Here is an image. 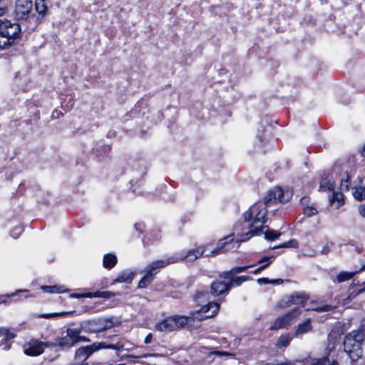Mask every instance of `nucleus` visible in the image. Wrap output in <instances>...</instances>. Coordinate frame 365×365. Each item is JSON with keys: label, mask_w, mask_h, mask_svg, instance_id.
<instances>
[{"label": "nucleus", "mask_w": 365, "mask_h": 365, "mask_svg": "<svg viewBox=\"0 0 365 365\" xmlns=\"http://www.w3.org/2000/svg\"><path fill=\"white\" fill-rule=\"evenodd\" d=\"M267 210L264 209L262 204L252 205L242 215L245 222L252 221L249 224L245 231L244 229L235 227L237 232V242H243L249 240L255 235H260L264 233V237L267 240H274L280 236V233L272 230H269L267 226L263 225L266 222Z\"/></svg>", "instance_id": "f257e3e1"}, {"label": "nucleus", "mask_w": 365, "mask_h": 365, "mask_svg": "<svg viewBox=\"0 0 365 365\" xmlns=\"http://www.w3.org/2000/svg\"><path fill=\"white\" fill-rule=\"evenodd\" d=\"M6 11V7H0V17ZM21 28L19 24L9 21H2L0 19V48H4L11 45L15 39L19 37Z\"/></svg>", "instance_id": "f03ea898"}, {"label": "nucleus", "mask_w": 365, "mask_h": 365, "mask_svg": "<svg viewBox=\"0 0 365 365\" xmlns=\"http://www.w3.org/2000/svg\"><path fill=\"white\" fill-rule=\"evenodd\" d=\"M344 351L351 359L362 355L365 349L364 334L359 331H354L347 334L344 340Z\"/></svg>", "instance_id": "7ed1b4c3"}, {"label": "nucleus", "mask_w": 365, "mask_h": 365, "mask_svg": "<svg viewBox=\"0 0 365 365\" xmlns=\"http://www.w3.org/2000/svg\"><path fill=\"white\" fill-rule=\"evenodd\" d=\"M178 262V259L174 257L168 258L166 260L160 259L155 260L151 262L150 264L145 267L144 269L145 275L140 279L138 283V287L145 288L150 284L153 280V276L155 275L160 269L165 266L175 263Z\"/></svg>", "instance_id": "20e7f679"}, {"label": "nucleus", "mask_w": 365, "mask_h": 365, "mask_svg": "<svg viewBox=\"0 0 365 365\" xmlns=\"http://www.w3.org/2000/svg\"><path fill=\"white\" fill-rule=\"evenodd\" d=\"M189 324V318L185 316H173L167 317L155 324L156 330L170 332L175 331Z\"/></svg>", "instance_id": "39448f33"}, {"label": "nucleus", "mask_w": 365, "mask_h": 365, "mask_svg": "<svg viewBox=\"0 0 365 365\" xmlns=\"http://www.w3.org/2000/svg\"><path fill=\"white\" fill-rule=\"evenodd\" d=\"M112 319L100 318L97 319L86 320L81 322V327L86 333H98L113 327Z\"/></svg>", "instance_id": "423d86ee"}, {"label": "nucleus", "mask_w": 365, "mask_h": 365, "mask_svg": "<svg viewBox=\"0 0 365 365\" xmlns=\"http://www.w3.org/2000/svg\"><path fill=\"white\" fill-rule=\"evenodd\" d=\"M220 309V304L217 302H209L202 306V307L187 317L189 318V324L193 322L195 319L202 320L204 319L210 318L217 314Z\"/></svg>", "instance_id": "0eeeda50"}, {"label": "nucleus", "mask_w": 365, "mask_h": 365, "mask_svg": "<svg viewBox=\"0 0 365 365\" xmlns=\"http://www.w3.org/2000/svg\"><path fill=\"white\" fill-rule=\"evenodd\" d=\"M287 197H284V191L280 187H274L264 197V202H258L255 205H260L262 204L264 209L266 210L267 207L269 205L277 203V202H285L289 200V195L287 193Z\"/></svg>", "instance_id": "6e6552de"}, {"label": "nucleus", "mask_w": 365, "mask_h": 365, "mask_svg": "<svg viewBox=\"0 0 365 365\" xmlns=\"http://www.w3.org/2000/svg\"><path fill=\"white\" fill-rule=\"evenodd\" d=\"M56 345L51 342H42L37 339H32L25 346L24 351L28 356H36L43 353L46 347H53Z\"/></svg>", "instance_id": "1a4fd4ad"}, {"label": "nucleus", "mask_w": 365, "mask_h": 365, "mask_svg": "<svg viewBox=\"0 0 365 365\" xmlns=\"http://www.w3.org/2000/svg\"><path fill=\"white\" fill-rule=\"evenodd\" d=\"M300 311L298 308L294 309L292 312L288 314L279 317L276 319V320L273 322L272 326L270 327L271 330H277L279 329H283L288 327L290 326L295 319L299 316Z\"/></svg>", "instance_id": "9d476101"}, {"label": "nucleus", "mask_w": 365, "mask_h": 365, "mask_svg": "<svg viewBox=\"0 0 365 365\" xmlns=\"http://www.w3.org/2000/svg\"><path fill=\"white\" fill-rule=\"evenodd\" d=\"M33 8L31 0H16L14 15L19 20L28 19Z\"/></svg>", "instance_id": "9b49d317"}, {"label": "nucleus", "mask_w": 365, "mask_h": 365, "mask_svg": "<svg viewBox=\"0 0 365 365\" xmlns=\"http://www.w3.org/2000/svg\"><path fill=\"white\" fill-rule=\"evenodd\" d=\"M96 345H90L78 348L76 351L75 357L77 360H86L94 351H98Z\"/></svg>", "instance_id": "f8f14e48"}, {"label": "nucleus", "mask_w": 365, "mask_h": 365, "mask_svg": "<svg viewBox=\"0 0 365 365\" xmlns=\"http://www.w3.org/2000/svg\"><path fill=\"white\" fill-rule=\"evenodd\" d=\"M307 300L304 294H295L287 297L282 302V306L284 307H290L295 304L297 306H304V302Z\"/></svg>", "instance_id": "ddd939ff"}, {"label": "nucleus", "mask_w": 365, "mask_h": 365, "mask_svg": "<svg viewBox=\"0 0 365 365\" xmlns=\"http://www.w3.org/2000/svg\"><path fill=\"white\" fill-rule=\"evenodd\" d=\"M135 273L134 271L130 269L123 270L118 274V277L114 280V283H130L134 278Z\"/></svg>", "instance_id": "4468645a"}, {"label": "nucleus", "mask_w": 365, "mask_h": 365, "mask_svg": "<svg viewBox=\"0 0 365 365\" xmlns=\"http://www.w3.org/2000/svg\"><path fill=\"white\" fill-rule=\"evenodd\" d=\"M229 289V285L223 282H214L210 287L211 294L214 296H219Z\"/></svg>", "instance_id": "2eb2a0df"}, {"label": "nucleus", "mask_w": 365, "mask_h": 365, "mask_svg": "<svg viewBox=\"0 0 365 365\" xmlns=\"http://www.w3.org/2000/svg\"><path fill=\"white\" fill-rule=\"evenodd\" d=\"M359 272H347V271H341L339 272L335 278H332V282L334 283H341L344 282L349 281L351 279L355 274H358Z\"/></svg>", "instance_id": "dca6fc26"}, {"label": "nucleus", "mask_w": 365, "mask_h": 365, "mask_svg": "<svg viewBox=\"0 0 365 365\" xmlns=\"http://www.w3.org/2000/svg\"><path fill=\"white\" fill-rule=\"evenodd\" d=\"M330 205L335 209L339 208L344 204V196L341 192H334L329 197Z\"/></svg>", "instance_id": "f3484780"}, {"label": "nucleus", "mask_w": 365, "mask_h": 365, "mask_svg": "<svg viewBox=\"0 0 365 365\" xmlns=\"http://www.w3.org/2000/svg\"><path fill=\"white\" fill-rule=\"evenodd\" d=\"M312 328L310 319H306L297 326L294 335L296 337H299L302 334L311 331Z\"/></svg>", "instance_id": "a211bd4d"}, {"label": "nucleus", "mask_w": 365, "mask_h": 365, "mask_svg": "<svg viewBox=\"0 0 365 365\" xmlns=\"http://www.w3.org/2000/svg\"><path fill=\"white\" fill-rule=\"evenodd\" d=\"M117 257L113 254H106L103 257V264L106 269H110L113 267L117 263Z\"/></svg>", "instance_id": "6ab92c4d"}, {"label": "nucleus", "mask_w": 365, "mask_h": 365, "mask_svg": "<svg viewBox=\"0 0 365 365\" xmlns=\"http://www.w3.org/2000/svg\"><path fill=\"white\" fill-rule=\"evenodd\" d=\"M223 240H225V242H222L221 240L218 244L217 247L211 251V256H215L216 255L223 252V248L225 247V245L232 242L233 240V237L232 235H228L226 237H225Z\"/></svg>", "instance_id": "aec40b11"}, {"label": "nucleus", "mask_w": 365, "mask_h": 365, "mask_svg": "<svg viewBox=\"0 0 365 365\" xmlns=\"http://www.w3.org/2000/svg\"><path fill=\"white\" fill-rule=\"evenodd\" d=\"M273 259H274V257H264L261 258L257 262V263L258 264H261V263H264V262H266V263L262 264V265H261L257 269H255L252 272V273L254 274H257L260 273L262 270L266 269L272 263Z\"/></svg>", "instance_id": "412c9836"}, {"label": "nucleus", "mask_w": 365, "mask_h": 365, "mask_svg": "<svg viewBox=\"0 0 365 365\" xmlns=\"http://www.w3.org/2000/svg\"><path fill=\"white\" fill-rule=\"evenodd\" d=\"M352 195L357 200H363L365 199V182L359 187H355L352 192Z\"/></svg>", "instance_id": "4be33fe9"}, {"label": "nucleus", "mask_w": 365, "mask_h": 365, "mask_svg": "<svg viewBox=\"0 0 365 365\" xmlns=\"http://www.w3.org/2000/svg\"><path fill=\"white\" fill-rule=\"evenodd\" d=\"M82 331H83L81 329V327L79 328H68L66 329V336L70 338L75 344H76L78 334H81Z\"/></svg>", "instance_id": "5701e85b"}, {"label": "nucleus", "mask_w": 365, "mask_h": 365, "mask_svg": "<svg viewBox=\"0 0 365 365\" xmlns=\"http://www.w3.org/2000/svg\"><path fill=\"white\" fill-rule=\"evenodd\" d=\"M334 188V185L332 180L328 178H325L322 179L320 182L319 190L322 191H333Z\"/></svg>", "instance_id": "b1692460"}, {"label": "nucleus", "mask_w": 365, "mask_h": 365, "mask_svg": "<svg viewBox=\"0 0 365 365\" xmlns=\"http://www.w3.org/2000/svg\"><path fill=\"white\" fill-rule=\"evenodd\" d=\"M87 296L89 298H104V299H109L114 296V294L110 292H90Z\"/></svg>", "instance_id": "393cba45"}, {"label": "nucleus", "mask_w": 365, "mask_h": 365, "mask_svg": "<svg viewBox=\"0 0 365 365\" xmlns=\"http://www.w3.org/2000/svg\"><path fill=\"white\" fill-rule=\"evenodd\" d=\"M252 267V265L233 267L230 272H224L223 277L228 278L230 276L235 274L237 273L245 272L249 267Z\"/></svg>", "instance_id": "a878e982"}, {"label": "nucleus", "mask_w": 365, "mask_h": 365, "mask_svg": "<svg viewBox=\"0 0 365 365\" xmlns=\"http://www.w3.org/2000/svg\"><path fill=\"white\" fill-rule=\"evenodd\" d=\"M58 345L63 348H71L76 344L66 335L56 339Z\"/></svg>", "instance_id": "bb28decb"}, {"label": "nucleus", "mask_w": 365, "mask_h": 365, "mask_svg": "<svg viewBox=\"0 0 365 365\" xmlns=\"http://www.w3.org/2000/svg\"><path fill=\"white\" fill-rule=\"evenodd\" d=\"M41 289L49 293H60L64 292L66 289L64 287L54 285V286H42Z\"/></svg>", "instance_id": "cd10ccee"}, {"label": "nucleus", "mask_w": 365, "mask_h": 365, "mask_svg": "<svg viewBox=\"0 0 365 365\" xmlns=\"http://www.w3.org/2000/svg\"><path fill=\"white\" fill-rule=\"evenodd\" d=\"M249 279H251V277L247 276L232 277L230 282V284H228L229 288L230 287L240 286L242 282H246Z\"/></svg>", "instance_id": "c85d7f7f"}, {"label": "nucleus", "mask_w": 365, "mask_h": 365, "mask_svg": "<svg viewBox=\"0 0 365 365\" xmlns=\"http://www.w3.org/2000/svg\"><path fill=\"white\" fill-rule=\"evenodd\" d=\"M46 0H36V10L38 14L44 16L47 11V6L45 4Z\"/></svg>", "instance_id": "c756f323"}, {"label": "nucleus", "mask_w": 365, "mask_h": 365, "mask_svg": "<svg viewBox=\"0 0 365 365\" xmlns=\"http://www.w3.org/2000/svg\"><path fill=\"white\" fill-rule=\"evenodd\" d=\"M291 341V337L289 335L281 336L277 341L278 347H287Z\"/></svg>", "instance_id": "7c9ffc66"}, {"label": "nucleus", "mask_w": 365, "mask_h": 365, "mask_svg": "<svg viewBox=\"0 0 365 365\" xmlns=\"http://www.w3.org/2000/svg\"><path fill=\"white\" fill-rule=\"evenodd\" d=\"M27 290L26 289H19L17 290L16 292L14 293H12L11 294H5V295H2L1 297H0V304L1 303H7L9 302L10 299L12 297H14L16 296L18 293H20V292H26Z\"/></svg>", "instance_id": "2f4dec72"}, {"label": "nucleus", "mask_w": 365, "mask_h": 365, "mask_svg": "<svg viewBox=\"0 0 365 365\" xmlns=\"http://www.w3.org/2000/svg\"><path fill=\"white\" fill-rule=\"evenodd\" d=\"M349 187V177L347 173L341 178L340 189L341 191H348Z\"/></svg>", "instance_id": "473e14b6"}, {"label": "nucleus", "mask_w": 365, "mask_h": 365, "mask_svg": "<svg viewBox=\"0 0 365 365\" xmlns=\"http://www.w3.org/2000/svg\"><path fill=\"white\" fill-rule=\"evenodd\" d=\"M304 214L306 215H307L308 217H312L313 215H315L318 212L317 207L313 204H312L309 206L305 207L304 208Z\"/></svg>", "instance_id": "72a5a7b5"}, {"label": "nucleus", "mask_w": 365, "mask_h": 365, "mask_svg": "<svg viewBox=\"0 0 365 365\" xmlns=\"http://www.w3.org/2000/svg\"><path fill=\"white\" fill-rule=\"evenodd\" d=\"M257 282L259 284H281L283 282V280L281 279L270 280L268 278H259L257 279Z\"/></svg>", "instance_id": "f704fd0d"}, {"label": "nucleus", "mask_w": 365, "mask_h": 365, "mask_svg": "<svg viewBox=\"0 0 365 365\" xmlns=\"http://www.w3.org/2000/svg\"><path fill=\"white\" fill-rule=\"evenodd\" d=\"M297 247H298V242L296 240L293 239V240H290L288 242H284L283 244H282L280 245L274 247V249L279 248V247H293V248H296Z\"/></svg>", "instance_id": "c9c22d12"}, {"label": "nucleus", "mask_w": 365, "mask_h": 365, "mask_svg": "<svg viewBox=\"0 0 365 365\" xmlns=\"http://www.w3.org/2000/svg\"><path fill=\"white\" fill-rule=\"evenodd\" d=\"M193 255H194V252H193L192 250H190L187 252L186 255H185V256L177 257H174V259H178V262L185 259H186L187 261L191 262V261L195 260V259H192V257H194Z\"/></svg>", "instance_id": "e433bc0d"}, {"label": "nucleus", "mask_w": 365, "mask_h": 365, "mask_svg": "<svg viewBox=\"0 0 365 365\" xmlns=\"http://www.w3.org/2000/svg\"><path fill=\"white\" fill-rule=\"evenodd\" d=\"M334 307H334V306L324 304V305H322V306H318V307H314L313 310H315V311L319 312H324L331 311Z\"/></svg>", "instance_id": "4c0bfd02"}, {"label": "nucleus", "mask_w": 365, "mask_h": 365, "mask_svg": "<svg viewBox=\"0 0 365 365\" xmlns=\"http://www.w3.org/2000/svg\"><path fill=\"white\" fill-rule=\"evenodd\" d=\"M192 251L194 252V257H192V259H196L203 255V253L205 252V247L200 246L195 249H193Z\"/></svg>", "instance_id": "58836bf2"}, {"label": "nucleus", "mask_w": 365, "mask_h": 365, "mask_svg": "<svg viewBox=\"0 0 365 365\" xmlns=\"http://www.w3.org/2000/svg\"><path fill=\"white\" fill-rule=\"evenodd\" d=\"M358 294H359V293H358V291L357 292H351L347 297L343 299V302H342V304L343 305H346L347 304H349L353 299H354Z\"/></svg>", "instance_id": "ea45409f"}, {"label": "nucleus", "mask_w": 365, "mask_h": 365, "mask_svg": "<svg viewBox=\"0 0 365 365\" xmlns=\"http://www.w3.org/2000/svg\"><path fill=\"white\" fill-rule=\"evenodd\" d=\"M123 347H124V345L123 344L118 342L115 344H108V346H106V349H114V350L119 351H121L122 349H123Z\"/></svg>", "instance_id": "a19ab883"}, {"label": "nucleus", "mask_w": 365, "mask_h": 365, "mask_svg": "<svg viewBox=\"0 0 365 365\" xmlns=\"http://www.w3.org/2000/svg\"><path fill=\"white\" fill-rule=\"evenodd\" d=\"M212 354L217 355V356H230L234 357L235 355V354L227 352V351H215L212 352Z\"/></svg>", "instance_id": "79ce46f5"}, {"label": "nucleus", "mask_w": 365, "mask_h": 365, "mask_svg": "<svg viewBox=\"0 0 365 365\" xmlns=\"http://www.w3.org/2000/svg\"><path fill=\"white\" fill-rule=\"evenodd\" d=\"M4 333V336L5 338V340H9L11 339H13L16 336V334L13 332H11L9 329L6 327V331Z\"/></svg>", "instance_id": "37998d69"}, {"label": "nucleus", "mask_w": 365, "mask_h": 365, "mask_svg": "<svg viewBox=\"0 0 365 365\" xmlns=\"http://www.w3.org/2000/svg\"><path fill=\"white\" fill-rule=\"evenodd\" d=\"M300 202L302 205L304 207V208L307 206H309L312 205L310 202V198L309 197L304 196L301 198Z\"/></svg>", "instance_id": "c03bdc74"}, {"label": "nucleus", "mask_w": 365, "mask_h": 365, "mask_svg": "<svg viewBox=\"0 0 365 365\" xmlns=\"http://www.w3.org/2000/svg\"><path fill=\"white\" fill-rule=\"evenodd\" d=\"M327 360L326 359H318L314 360L309 365H327Z\"/></svg>", "instance_id": "a18cd8bd"}, {"label": "nucleus", "mask_w": 365, "mask_h": 365, "mask_svg": "<svg viewBox=\"0 0 365 365\" xmlns=\"http://www.w3.org/2000/svg\"><path fill=\"white\" fill-rule=\"evenodd\" d=\"M72 312H61V313H54V314H43L41 315V317H43V318H50L51 317H53V316H63V315H66V314H70Z\"/></svg>", "instance_id": "49530a36"}, {"label": "nucleus", "mask_w": 365, "mask_h": 365, "mask_svg": "<svg viewBox=\"0 0 365 365\" xmlns=\"http://www.w3.org/2000/svg\"><path fill=\"white\" fill-rule=\"evenodd\" d=\"M22 232L21 227H16L11 231V236L14 238H17L19 235Z\"/></svg>", "instance_id": "de8ad7c7"}, {"label": "nucleus", "mask_w": 365, "mask_h": 365, "mask_svg": "<svg viewBox=\"0 0 365 365\" xmlns=\"http://www.w3.org/2000/svg\"><path fill=\"white\" fill-rule=\"evenodd\" d=\"M90 292H87V293H84V294H71L70 295V297L71 298H77V299H79V298H83V297H85V298H89L87 294H88Z\"/></svg>", "instance_id": "09e8293b"}, {"label": "nucleus", "mask_w": 365, "mask_h": 365, "mask_svg": "<svg viewBox=\"0 0 365 365\" xmlns=\"http://www.w3.org/2000/svg\"><path fill=\"white\" fill-rule=\"evenodd\" d=\"M92 345H96V348H98V350H99L101 349H106V346H108V344H106L104 342H97V343L93 344Z\"/></svg>", "instance_id": "8fccbe9b"}, {"label": "nucleus", "mask_w": 365, "mask_h": 365, "mask_svg": "<svg viewBox=\"0 0 365 365\" xmlns=\"http://www.w3.org/2000/svg\"><path fill=\"white\" fill-rule=\"evenodd\" d=\"M330 250L331 246L327 243L326 245L323 247L322 250H321V253L323 255H327V253L329 252Z\"/></svg>", "instance_id": "3c124183"}, {"label": "nucleus", "mask_w": 365, "mask_h": 365, "mask_svg": "<svg viewBox=\"0 0 365 365\" xmlns=\"http://www.w3.org/2000/svg\"><path fill=\"white\" fill-rule=\"evenodd\" d=\"M80 341L89 342L90 339L84 336H81V334H78V336L77 338V343Z\"/></svg>", "instance_id": "603ef678"}, {"label": "nucleus", "mask_w": 365, "mask_h": 365, "mask_svg": "<svg viewBox=\"0 0 365 365\" xmlns=\"http://www.w3.org/2000/svg\"><path fill=\"white\" fill-rule=\"evenodd\" d=\"M359 212L362 217H365V205H361L359 207Z\"/></svg>", "instance_id": "864d4df0"}, {"label": "nucleus", "mask_w": 365, "mask_h": 365, "mask_svg": "<svg viewBox=\"0 0 365 365\" xmlns=\"http://www.w3.org/2000/svg\"><path fill=\"white\" fill-rule=\"evenodd\" d=\"M152 339H153V335H152V334H148L145 336V339H144V342H145V344H149V343H150V341H151Z\"/></svg>", "instance_id": "5fc2aeb1"}, {"label": "nucleus", "mask_w": 365, "mask_h": 365, "mask_svg": "<svg viewBox=\"0 0 365 365\" xmlns=\"http://www.w3.org/2000/svg\"><path fill=\"white\" fill-rule=\"evenodd\" d=\"M365 292V282L361 284V288L358 290V293L361 294Z\"/></svg>", "instance_id": "6e6d98bb"}, {"label": "nucleus", "mask_w": 365, "mask_h": 365, "mask_svg": "<svg viewBox=\"0 0 365 365\" xmlns=\"http://www.w3.org/2000/svg\"><path fill=\"white\" fill-rule=\"evenodd\" d=\"M158 356V354H145L142 355L141 357L146 358V357H149V356Z\"/></svg>", "instance_id": "4d7b16f0"}, {"label": "nucleus", "mask_w": 365, "mask_h": 365, "mask_svg": "<svg viewBox=\"0 0 365 365\" xmlns=\"http://www.w3.org/2000/svg\"><path fill=\"white\" fill-rule=\"evenodd\" d=\"M142 227H143V225H141L140 224H135V228L138 230L139 232H142Z\"/></svg>", "instance_id": "13d9d810"}, {"label": "nucleus", "mask_w": 365, "mask_h": 365, "mask_svg": "<svg viewBox=\"0 0 365 365\" xmlns=\"http://www.w3.org/2000/svg\"><path fill=\"white\" fill-rule=\"evenodd\" d=\"M204 295H205V294H204L203 293H198V294H196V296H195V299H196L197 301H198V299H199L201 297H204Z\"/></svg>", "instance_id": "bf43d9fd"}, {"label": "nucleus", "mask_w": 365, "mask_h": 365, "mask_svg": "<svg viewBox=\"0 0 365 365\" xmlns=\"http://www.w3.org/2000/svg\"><path fill=\"white\" fill-rule=\"evenodd\" d=\"M6 331V327H0V337L4 335V331Z\"/></svg>", "instance_id": "052dcab7"}, {"label": "nucleus", "mask_w": 365, "mask_h": 365, "mask_svg": "<svg viewBox=\"0 0 365 365\" xmlns=\"http://www.w3.org/2000/svg\"><path fill=\"white\" fill-rule=\"evenodd\" d=\"M357 272H359V273L361 272H365V263L361 267V268L359 270H357Z\"/></svg>", "instance_id": "680f3d73"}, {"label": "nucleus", "mask_w": 365, "mask_h": 365, "mask_svg": "<svg viewBox=\"0 0 365 365\" xmlns=\"http://www.w3.org/2000/svg\"><path fill=\"white\" fill-rule=\"evenodd\" d=\"M327 360V365H338L337 362L333 361L332 363H330L329 360L327 358H325Z\"/></svg>", "instance_id": "e2e57ef3"}, {"label": "nucleus", "mask_w": 365, "mask_h": 365, "mask_svg": "<svg viewBox=\"0 0 365 365\" xmlns=\"http://www.w3.org/2000/svg\"><path fill=\"white\" fill-rule=\"evenodd\" d=\"M361 153L362 156L365 157V145H364L363 148L361 149Z\"/></svg>", "instance_id": "0e129e2a"}, {"label": "nucleus", "mask_w": 365, "mask_h": 365, "mask_svg": "<svg viewBox=\"0 0 365 365\" xmlns=\"http://www.w3.org/2000/svg\"><path fill=\"white\" fill-rule=\"evenodd\" d=\"M128 357H129V358H135L136 356H135L133 355H128Z\"/></svg>", "instance_id": "69168bd1"}]
</instances>
